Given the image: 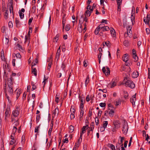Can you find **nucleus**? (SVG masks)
I'll return each mask as SVG.
<instances>
[{"label": "nucleus", "instance_id": "obj_13", "mask_svg": "<svg viewBox=\"0 0 150 150\" xmlns=\"http://www.w3.org/2000/svg\"><path fill=\"white\" fill-rule=\"evenodd\" d=\"M114 109H111V110H109L108 114L110 117H113L114 114Z\"/></svg>", "mask_w": 150, "mask_h": 150}, {"label": "nucleus", "instance_id": "obj_21", "mask_svg": "<svg viewBox=\"0 0 150 150\" xmlns=\"http://www.w3.org/2000/svg\"><path fill=\"white\" fill-rule=\"evenodd\" d=\"M1 57L3 61H4L5 60V57L4 55V51L3 50H2L1 52Z\"/></svg>", "mask_w": 150, "mask_h": 150}, {"label": "nucleus", "instance_id": "obj_12", "mask_svg": "<svg viewBox=\"0 0 150 150\" xmlns=\"http://www.w3.org/2000/svg\"><path fill=\"white\" fill-rule=\"evenodd\" d=\"M67 64V61L64 60L62 62L61 67L63 70H64L65 68H66Z\"/></svg>", "mask_w": 150, "mask_h": 150}, {"label": "nucleus", "instance_id": "obj_18", "mask_svg": "<svg viewBox=\"0 0 150 150\" xmlns=\"http://www.w3.org/2000/svg\"><path fill=\"white\" fill-rule=\"evenodd\" d=\"M66 20V17L65 15H64L63 17V20H62V26L63 28H64V27L65 24V21Z\"/></svg>", "mask_w": 150, "mask_h": 150}, {"label": "nucleus", "instance_id": "obj_4", "mask_svg": "<svg viewBox=\"0 0 150 150\" xmlns=\"http://www.w3.org/2000/svg\"><path fill=\"white\" fill-rule=\"evenodd\" d=\"M7 89L8 91L7 93H8L9 96H12L13 94V86H8Z\"/></svg>", "mask_w": 150, "mask_h": 150}, {"label": "nucleus", "instance_id": "obj_25", "mask_svg": "<svg viewBox=\"0 0 150 150\" xmlns=\"http://www.w3.org/2000/svg\"><path fill=\"white\" fill-rule=\"evenodd\" d=\"M74 129V127L72 125H70L69 127V132L70 133L72 132Z\"/></svg>", "mask_w": 150, "mask_h": 150}, {"label": "nucleus", "instance_id": "obj_8", "mask_svg": "<svg viewBox=\"0 0 150 150\" xmlns=\"http://www.w3.org/2000/svg\"><path fill=\"white\" fill-rule=\"evenodd\" d=\"M15 22L16 27L19 28L21 26V23H20L19 21L16 18H15Z\"/></svg>", "mask_w": 150, "mask_h": 150}, {"label": "nucleus", "instance_id": "obj_57", "mask_svg": "<svg viewBox=\"0 0 150 150\" xmlns=\"http://www.w3.org/2000/svg\"><path fill=\"white\" fill-rule=\"evenodd\" d=\"M8 25L10 28H12L13 27V25L12 22L9 21V22Z\"/></svg>", "mask_w": 150, "mask_h": 150}, {"label": "nucleus", "instance_id": "obj_38", "mask_svg": "<svg viewBox=\"0 0 150 150\" xmlns=\"http://www.w3.org/2000/svg\"><path fill=\"white\" fill-rule=\"evenodd\" d=\"M109 85H110L111 88H112L116 85V83L114 81H113L109 84Z\"/></svg>", "mask_w": 150, "mask_h": 150}, {"label": "nucleus", "instance_id": "obj_34", "mask_svg": "<svg viewBox=\"0 0 150 150\" xmlns=\"http://www.w3.org/2000/svg\"><path fill=\"white\" fill-rule=\"evenodd\" d=\"M108 125V121H104L103 122V126L104 128H106L107 127V125Z\"/></svg>", "mask_w": 150, "mask_h": 150}, {"label": "nucleus", "instance_id": "obj_39", "mask_svg": "<svg viewBox=\"0 0 150 150\" xmlns=\"http://www.w3.org/2000/svg\"><path fill=\"white\" fill-rule=\"evenodd\" d=\"M109 146V147H110L112 150H115V147L114 145L112 144H110Z\"/></svg>", "mask_w": 150, "mask_h": 150}, {"label": "nucleus", "instance_id": "obj_26", "mask_svg": "<svg viewBox=\"0 0 150 150\" xmlns=\"http://www.w3.org/2000/svg\"><path fill=\"white\" fill-rule=\"evenodd\" d=\"M94 122H92L91 124L90 127L89 128L90 129H91L90 131H92L93 129H94Z\"/></svg>", "mask_w": 150, "mask_h": 150}, {"label": "nucleus", "instance_id": "obj_14", "mask_svg": "<svg viewBox=\"0 0 150 150\" xmlns=\"http://www.w3.org/2000/svg\"><path fill=\"white\" fill-rule=\"evenodd\" d=\"M84 100L85 99L84 98H81V103L80 105V109H83L84 103L83 102L84 101Z\"/></svg>", "mask_w": 150, "mask_h": 150}, {"label": "nucleus", "instance_id": "obj_33", "mask_svg": "<svg viewBox=\"0 0 150 150\" xmlns=\"http://www.w3.org/2000/svg\"><path fill=\"white\" fill-rule=\"evenodd\" d=\"M102 29L103 31H105L109 30V28L108 26H106L103 28Z\"/></svg>", "mask_w": 150, "mask_h": 150}, {"label": "nucleus", "instance_id": "obj_27", "mask_svg": "<svg viewBox=\"0 0 150 150\" xmlns=\"http://www.w3.org/2000/svg\"><path fill=\"white\" fill-rule=\"evenodd\" d=\"M100 30H101V29L98 26L95 30V34L96 35L98 34Z\"/></svg>", "mask_w": 150, "mask_h": 150}, {"label": "nucleus", "instance_id": "obj_17", "mask_svg": "<svg viewBox=\"0 0 150 150\" xmlns=\"http://www.w3.org/2000/svg\"><path fill=\"white\" fill-rule=\"evenodd\" d=\"M113 124L115 126V127L118 129L120 127V123L117 121H115L113 122Z\"/></svg>", "mask_w": 150, "mask_h": 150}, {"label": "nucleus", "instance_id": "obj_59", "mask_svg": "<svg viewBox=\"0 0 150 150\" xmlns=\"http://www.w3.org/2000/svg\"><path fill=\"white\" fill-rule=\"evenodd\" d=\"M109 110H111V109H115V108L114 107H113L112 105L111 104H109Z\"/></svg>", "mask_w": 150, "mask_h": 150}, {"label": "nucleus", "instance_id": "obj_40", "mask_svg": "<svg viewBox=\"0 0 150 150\" xmlns=\"http://www.w3.org/2000/svg\"><path fill=\"white\" fill-rule=\"evenodd\" d=\"M98 28H99L101 29H102L105 26V25L103 23H102L99 25L98 26Z\"/></svg>", "mask_w": 150, "mask_h": 150}, {"label": "nucleus", "instance_id": "obj_62", "mask_svg": "<svg viewBox=\"0 0 150 150\" xmlns=\"http://www.w3.org/2000/svg\"><path fill=\"white\" fill-rule=\"evenodd\" d=\"M17 128L16 126H14L13 127V133L14 132V133H15L16 130H17Z\"/></svg>", "mask_w": 150, "mask_h": 150}, {"label": "nucleus", "instance_id": "obj_22", "mask_svg": "<svg viewBox=\"0 0 150 150\" xmlns=\"http://www.w3.org/2000/svg\"><path fill=\"white\" fill-rule=\"evenodd\" d=\"M32 73L34 74V75L35 76H36L37 75V70L36 68H33V67H32Z\"/></svg>", "mask_w": 150, "mask_h": 150}, {"label": "nucleus", "instance_id": "obj_53", "mask_svg": "<svg viewBox=\"0 0 150 150\" xmlns=\"http://www.w3.org/2000/svg\"><path fill=\"white\" fill-rule=\"evenodd\" d=\"M65 29L66 31H68L70 30L69 26V25H67L66 26L65 28Z\"/></svg>", "mask_w": 150, "mask_h": 150}, {"label": "nucleus", "instance_id": "obj_32", "mask_svg": "<svg viewBox=\"0 0 150 150\" xmlns=\"http://www.w3.org/2000/svg\"><path fill=\"white\" fill-rule=\"evenodd\" d=\"M120 142H119L120 144H121V146H123V142L124 138V137H121V136H120Z\"/></svg>", "mask_w": 150, "mask_h": 150}, {"label": "nucleus", "instance_id": "obj_15", "mask_svg": "<svg viewBox=\"0 0 150 150\" xmlns=\"http://www.w3.org/2000/svg\"><path fill=\"white\" fill-rule=\"evenodd\" d=\"M128 54H124L122 57V60L124 62H126L128 60Z\"/></svg>", "mask_w": 150, "mask_h": 150}, {"label": "nucleus", "instance_id": "obj_35", "mask_svg": "<svg viewBox=\"0 0 150 150\" xmlns=\"http://www.w3.org/2000/svg\"><path fill=\"white\" fill-rule=\"evenodd\" d=\"M61 52V50H57V52L56 54V58H59V57L60 53Z\"/></svg>", "mask_w": 150, "mask_h": 150}, {"label": "nucleus", "instance_id": "obj_1", "mask_svg": "<svg viewBox=\"0 0 150 150\" xmlns=\"http://www.w3.org/2000/svg\"><path fill=\"white\" fill-rule=\"evenodd\" d=\"M125 86L127 87H129L131 88H133L135 87L134 83L132 81L128 79L125 83Z\"/></svg>", "mask_w": 150, "mask_h": 150}, {"label": "nucleus", "instance_id": "obj_41", "mask_svg": "<svg viewBox=\"0 0 150 150\" xmlns=\"http://www.w3.org/2000/svg\"><path fill=\"white\" fill-rule=\"evenodd\" d=\"M129 41L128 40H125L123 42L124 45L125 46H127L128 45Z\"/></svg>", "mask_w": 150, "mask_h": 150}, {"label": "nucleus", "instance_id": "obj_42", "mask_svg": "<svg viewBox=\"0 0 150 150\" xmlns=\"http://www.w3.org/2000/svg\"><path fill=\"white\" fill-rule=\"evenodd\" d=\"M40 125H39L38 126L36 127L35 129V132H38V131L40 128Z\"/></svg>", "mask_w": 150, "mask_h": 150}, {"label": "nucleus", "instance_id": "obj_64", "mask_svg": "<svg viewBox=\"0 0 150 150\" xmlns=\"http://www.w3.org/2000/svg\"><path fill=\"white\" fill-rule=\"evenodd\" d=\"M16 56L17 57L20 58L21 57V55L19 53H17L16 54Z\"/></svg>", "mask_w": 150, "mask_h": 150}, {"label": "nucleus", "instance_id": "obj_16", "mask_svg": "<svg viewBox=\"0 0 150 150\" xmlns=\"http://www.w3.org/2000/svg\"><path fill=\"white\" fill-rule=\"evenodd\" d=\"M10 112L6 111L5 112V119L6 120H7V118H9V117H10Z\"/></svg>", "mask_w": 150, "mask_h": 150}, {"label": "nucleus", "instance_id": "obj_37", "mask_svg": "<svg viewBox=\"0 0 150 150\" xmlns=\"http://www.w3.org/2000/svg\"><path fill=\"white\" fill-rule=\"evenodd\" d=\"M5 13L4 14L5 18V19H7L8 18V11L7 10H6Z\"/></svg>", "mask_w": 150, "mask_h": 150}, {"label": "nucleus", "instance_id": "obj_6", "mask_svg": "<svg viewBox=\"0 0 150 150\" xmlns=\"http://www.w3.org/2000/svg\"><path fill=\"white\" fill-rule=\"evenodd\" d=\"M9 4H10L8 6H9V9L10 11V12L11 13L12 11V13L13 15V1L12 0H10L9 2Z\"/></svg>", "mask_w": 150, "mask_h": 150}, {"label": "nucleus", "instance_id": "obj_60", "mask_svg": "<svg viewBox=\"0 0 150 150\" xmlns=\"http://www.w3.org/2000/svg\"><path fill=\"white\" fill-rule=\"evenodd\" d=\"M33 18H30L29 19V21H28V24L29 25H30L31 24V23L33 21Z\"/></svg>", "mask_w": 150, "mask_h": 150}, {"label": "nucleus", "instance_id": "obj_61", "mask_svg": "<svg viewBox=\"0 0 150 150\" xmlns=\"http://www.w3.org/2000/svg\"><path fill=\"white\" fill-rule=\"evenodd\" d=\"M52 63L51 62L50 63H49L48 67H47V69L50 71V69L51 68V66L52 65Z\"/></svg>", "mask_w": 150, "mask_h": 150}, {"label": "nucleus", "instance_id": "obj_19", "mask_svg": "<svg viewBox=\"0 0 150 150\" xmlns=\"http://www.w3.org/2000/svg\"><path fill=\"white\" fill-rule=\"evenodd\" d=\"M110 33L111 35L113 36L114 37L115 36L116 33L115 30L112 28L110 30Z\"/></svg>", "mask_w": 150, "mask_h": 150}, {"label": "nucleus", "instance_id": "obj_50", "mask_svg": "<svg viewBox=\"0 0 150 150\" xmlns=\"http://www.w3.org/2000/svg\"><path fill=\"white\" fill-rule=\"evenodd\" d=\"M99 105L101 107H104L105 106L106 104L104 103H100Z\"/></svg>", "mask_w": 150, "mask_h": 150}, {"label": "nucleus", "instance_id": "obj_30", "mask_svg": "<svg viewBox=\"0 0 150 150\" xmlns=\"http://www.w3.org/2000/svg\"><path fill=\"white\" fill-rule=\"evenodd\" d=\"M40 115H37L36 117V122L37 123L39 122L40 120Z\"/></svg>", "mask_w": 150, "mask_h": 150}, {"label": "nucleus", "instance_id": "obj_58", "mask_svg": "<svg viewBox=\"0 0 150 150\" xmlns=\"http://www.w3.org/2000/svg\"><path fill=\"white\" fill-rule=\"evenodd\" d=\"M121 104L120 101L119 100L117 101H116V104H115V105L116 106H117Z\"/></svg>", "mask_w": 150, "mask_h": 150}, {"label": "nucleus", "instance_id": "obj_55", "mask_svg": "<svg viewBox=\"0 0 150 150\" xmlns=\"http://www.w3.org/2000/svg\"><path fill=\"white\" fill-rule=\"evenodd\" d=\"M17 46L19 48V50L20 51L23 50V48L21 45H20L19 44H18L17 45Z\"/></svg>", "mask_w": 150, "mask_h": 150}, {"label": "nucleus", "instance_id": "obj_47", "mask_svg": "<svg viewBox=\"0 0 150 150\" xmlns=\"http://www.w3.org/2000/svg\"><path fill=\"white\" fill-rule=\"evenodd\" d=\"M47 79L45 77V75H44V81L42 82L43 83V87H44V86H45V85L46 84V81L47 80Z\"/></svg>", "mask_w": 150, "mask_h": 150}, {"label": "nucleus", "instance_id": "obj_51", "mask_svg": "<svg viewBox=\"0 0 150 150\" xmlns=\"http://www.w3.org/2000/svg\"><path fill=\"white\" fill-rule=\"evenodd\" d=\"M91 13L89 10H87L86 11V14H87V16H90L91 15Z\"/></svg>", "mask_w": 150, "mask_h": 150}, {"label": "nucleus", "instance_id": "obj_28", "mask_svg": "<svg viewBox=\"0 0 150 150\" xmlns=\"http://www.w3.org/2000/svg\"><path fill=\"white\" fill-rule=\"evenodd\" d=\"M89 82V76H88L86 78V80L85 81V85L86 86L87 85V84Z\"/></svg>", "mask_w": 150, "mask_h": 150}, {"label": "nucleus", "instance_id": "obj_9", "mask_svg": "<svg viewBox=\"0 0 150 150\" xmlns=\"http://www.w3.org/2000/svg\"><path fill=\"white\" fill-rule=\"evenodd\" d=\"M12 78H11L8 79L7 83L8 86H12L13 82L12 81Z\"/></svg>", "mask_w": 150, "mask_h": 150}, {"label": "nucleus", "instance_id": "obj_10", "mask_svg": "<svg viewBox=\"0 0 150 150\" xmlns=\"http://www.w3.org/2000/svg\"><path fill=\"white\" fill-rule=\"evenodd\" d=\"M139 76V73L137 71H134L132 74V77L134 78H137Z\"/></svg>", "mask_w": 150, "mask_h": 150}, {"label": "nucleus", "instance_id": "obj_23", "mask_svg": "<svg viewBox=\"0 0 150 150\" xmlns=\"http://www.w3.org/2000/svg\"><path fill=\"white\" fill-rule=\"evenodd\" d=\"M80 118L81 119L82 118L84 114V111L83 109H80Z\"/></svg>", "mask_w": 150, "mask_h": 150}, {"label": "nucleus", "instance_id": "obj_24", "mask_svg": "<svg viewBox=\"0 0 150 150\" xmlns=\"http://www.w3.org/2000/svg\"><path fill=\"white\" fill-rule=\"evenodd\" d=\"M9 42V40L6 37H5V39L3 40V42L6 45H7Z\"/></svg>", "mask_w": 150, "mask_h": 150}, {"label": "nucleus", "instance_id": "obj_5", "mask_svg": "<svg viewBox=\"0 0 150 150\" xmlns=\"http://www.w3.org/2000/svg\"><path fill=\"white\" fill-rule=\"evenodd\" d=\"M107 70H106L105 67H103L102 68V71L106 75H108L110 73L109 68L108 67H107Z\"/></svg>", "mask_w": 150, "mask_h": 150}, {"label": "nucleus", "instance_id": "obj_54", "mask_svg": "<svg viewBox=\"0 0 150 150\" xmlns=\"http://www.w3.org/2000/svg\"><path fill=\"white\" fill-rule=\"evenodd\" d=\"M79 23H80V25L79 27H78L79 28H80L81 29H83V26L82 25V22H81V21L80 20H79Z\"/></svg>", "mask_w": 150, "mask_h": 150}, {"label": "nucleus", "instance_id": "obj_20", "mask_svg": "<svg viewBox=\"0 0 150 150\" xmlns=\"http://www.w3.org/2000/svg\"><path fill=\"white\" fill-rule=\"evenodd\" d=\"M88 125H86V126H83L82 129V131L81 132V133H82V134H83V133H84L85 132L86 129V128H88Z\"/></svg>", "mask_w": 150, "mask_h": 150}, {"label": "nucleus", "instance_id": "obj_36", "mask_svg": "<svg viewBox=\"0 0 150 150\" xmlns=\"http://www.w3.org/2000/svg\"><path fill=\"white\" fill-rule=\"evenodd\" d=\"M59 37V35L58 34H57L56 35L55 37L54 38V40H53V41L57 42V41L58 40V38Z\"/></svg>", "mask_w": 150, "mask_h": 150}, {"label": "nucleus", "instance_id": "obj_56", "mask_svg": "<svg viewBox=\"0 0 150 150\" xmlns=\"http://www.w3.org/2000/svg\"><path fill=\"white\" fill-rule=\"evenodd\" d=\"M79 147V146L76 145V143L74 146L73 150H76V149L78 148Z\"/></svg>", "mask_w": 150, "mask_h": 150}, {"label": "nucleus", "instance_id": "obj_44", "mask_svg": "<svg viewBox=\"0 0 150 150\" xmlns=\"http://www.w3.org/2000/svg\"><path fill=\"white\" fill-rule=\"evenodd\" d=\"M122 0H117L118 6H120L122 4Z\"/></svg>", "mask_w": 150, "mask_h": 150}, {"label": "nucleus", "instance_id": "obj_48", "mask_svg": "<svg viewBox=\"0 0 150 150\" xmlns=\"http://www.w3.org/2000/svg\"><path fill=\"white\" fill-rule=\"evenodd\" d=\"M37 62H38V60L37 59H36L35 60V61L32 62V66H33L35 65L36 64Z\"/></svg>", "mask_w": 150, "mask_h": 150}, {"label": "nucleus", "instance_id": "obj_49", "mask_svg": "<svg viewBox=\"0 0 150 150\" xmlns=\"http://www.w3.org/2000/svg\"><path fill=\"white\" fill-rule=\"evenodd\" d=\"M95 122L96 125H98L99 124V120L98 117H96L95 120Z\"/></svg>", "mask_w": 150, "mask_h": 150}, {"label": "nucleus", "instance_id": "obj_46", "mask_svg": "<svg viewBox=\"0 0 150 150\" xmlns=\"http://www.w3.org/2000/svg\"><path fill=\"white\" fill-rule=\"evenodd\" d=\"M74 113L72 112L70 115V118L71 120L74 119L75 117Z\"/></svg>", "mask_w": 150, "mask_h": 150}, {"label": "nucleus", "instance_id": "obj_43", "mask_svg": "<svg viewBox=\"0 0 150 150\" xmlns=\"http://www.w3.org/2000/svg\"><path fill=\"white\" fill-rule=\"evenodd\" d=\"M19 16L21 19H23L24 17V14L20 12H19Z\"/></svg>", "mask_w": 150, "mask_h": 150}, {"label": "nucleus", "instance_id": "obj_52", "mask_svg": "<svg viewBox=\"0 0 150 150\" xmlns=\"http://www.w3.org/2000/svg\"><path fill=\"white\" fill-rule=\"evenodd\" d=\"M146 18H147V20L148 21V23H149L150 21V16L149 14H147Z\"/></svg>", "mask_w": 150, "mask_h": 150}, {"label": "nucleus", "instance_id": "obj_3", "mask_svg": "<svg viewBox=\"0 0 150 150\" xmlns=\"http://www.w3.org/2000/svg\"><path fill=\"white\" fill-rule=\"evenodd\" d=\"M136 94L135 93L134 95L130 99V101L132 103L133 106L134 107H135V102L136 100Z\"/></svg>", "mask_w": 150, "mask_h": 150}, {"label": "nucleus", "instance_id": "obj_63", "mask_svg": "<svg viewBox=\"0 0 150 150\" xmlns=\"http://www.w3.org/2000/svg\"><path fill=\"white\" fill-rule=\"evenodd\" d=\"M32 86L33 87L31 89L32 91H33L36 88V86L34 84H33Z\"/></svg>", "mask_w": 150, "mask_h": 150}, {"label": "nucleus", "instance_id": "obj_2", "mask_svg": "<svg viewBox=\"0 0 150 150\" xmlns=\"http://www.w3.org/2000/svg\"><path fill=\"white\" fill-rule=\"evenodd\" d=\"M128 129V125L127 123H125L123 125L122 131L123 133L125 134H126L127 132Z\"/></svg>", "mask_w": 150, "mask_h": 150}, {"label": "nucleus", "instance_id": "obj_29", "mask_svg": "<svg viewBox=\"0 0 150 150\" xmlns=\"http://www.w3.org/2000/svg\"><path fill=\"white\" fill-rule=\"evenodd\" d=\"M21 89H19L17 93V96H16V98L17 99L20 96V95L21 93Z\"/></svg>", "mask_w": 150, "mask_h": 150}, {"label": "nucleus", "instance_id": "obj_45", "mask_svg": "<svg viewBox=\"0 0 150 150\" xmlns=\"http://www.w3.org/2000/svg\"><path fill=\"white\" fill-rule=\"evenodd\" d=\"M52 127L50 128L48 130V134L50 136L51 135V132H52Z\"/></svg>", "mask_w": 150, "mask_h": 150}, {"label": "nucleus", "instance_id": "obj_7", "mask_svg": "<svg viewBox=\"0 0 150 150\" xmlns=\"http://www.w3.org/2000/svg\"><path fill=\"white\" fill-rule=\"evenodd\" d=\"M19 108H17L16 110L13 111L12 114L14 117H17L19 114Z\"/></svg>", "mask_w": 150, "mask_h": 150}, {"label": "nucleus", "instance_id": "obj_11", "mask_svg": "<svg viewBox=\"0 0 150 150\" xmlns=\"http://www.w3.org/2000/svg\"><path fill=\"white\" fill-rule=\"evenodd\" d=\"M59 114V109L58 108H56L55 110L53 111V117L55 116L56 115H58Z\"/></svg>", "mask_w": 150, "mask_h": 150}, {"label": "nucleus", "instance_id": "obj_31", "mask_svg": "<svg viewBox=\"0 0 150 150\" xmlns=\"http://www.w3.org/2000/svg\"><path fill=\"white\" fill-rule=\"evenodd\" d=\"M133 57L134 59L135 62H137L138 60V58L137 55V54H134L133 55Z\"/></svg>", "mask_w": 150, "mask_h": 150}]
</instances>
